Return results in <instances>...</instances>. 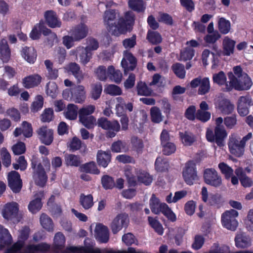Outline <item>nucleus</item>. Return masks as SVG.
I'll return each mask as SVG.
<instances>
[{
  "label": "nucleus",
  "mask_w": 253,
  "mask_h": 253,
  "mask_svg": "<svg viewBox=\"0 0 253 253\" xmlns=\"http://www.w3.org/2000/svg\"><path fill=\"white\" fill-rule=\"evenodd\" d=\"M81 171L87 173L99 174L100 170L98 169L94 162L91 161L85 163L80 167Z\"/></svg>",
  "instance_id": "c9c22d12"
},
{
  "label": "nucleus",
  "mask_w": 253,
  "mask_h": 253,
  "mask_svg": "<svg viewBox=\"0 0 253 253\" xmlns=\"http://www.w3.org/2000/svg\"><path fill=\"white\" fill-rule=\"evenodd\" d=\"M44 64L47 70V77L49 79H56L58 77V71L55 68H53V63L49 60H45Z\"/></svg>",
  "instance_id": "de8ad7c7"
},
{
  "label": "nucleus",
  "mask_w": 253,
  "mask_h": 253,
  "mask_svg": "<svg viewBox=\"0 0 253 253\" xmlns=\"http://www.w3.org/2000/svg\"><path fill=\"white\" fill-rule=\"evenodd\" d=\"M228 147L230 153L237 157H240L244 153L245 146L236 137L230 138Z\"/></svg>",
  "instance_id": "dca6fc26"
},
{
  "label": "nucleus",
  "mask_w": 253,
  "mask_h": 253,
  "mask_svg": "<svg viewBox=\"0 0 253 253\" xmlns=\"http://www.w3.org/2000/svg\"><path fill=\"white\" fill-rule=\"evenodd\" d=\"M92 52L85 48H82V52L80 54L81 62L84 65H86L92 58Z\"/></svg>",
  "instance_id": "e2e57ef3"
},
{
  "label": "nucleus",
  "mask_w": 253,
  "mask_h": 253,
  "mask_svg": "<svg viewBox=\"0 0 253 253\" xmlns=\"http://www.w3.org/2000/svg\"><path fill=\"white\" fill-rule=\"evenodd\" d=\"M98 126L107 130L106 136L108 138L114 137L121 129L120 125L117 120L109 121L106 118L101 117L97 121Z\"/></svg>",
  "instance_id": "423d86ee"
},
{
  "label": "nucleus",
  "mask_w": 253,
  "mask_h": 253,
  "mask_svg": "<svg viewBox=\"0 0 253 253\" xmlns=\"http://www.w3.org/2000/svg\"><path fill=\"white\" fill-rule=\"evenodd\" d=\"M79 203L84 210H89L94 205L93 196L91 194L85 195L82 193L80 196Z\"/></svg>",
  "instance_id": "7c9ffc66"
},
{
  "label": "nucleus",
  "mask_w": 253,
  "mask_h": 253,
  "mask_svg": "<svg viewBox=\"0 0 253 253\" xmlns=\"http://www.w3.org/2000/svg\"><path fill=\"white\" fill-rule=\"evenodd\" d=\"M65 241V236L62 232H59L55 234L53 245V250L55 253H59L64 249Z\"/></svg>",
  "instance_id": "a878e982"
},
{
  "label": "nucleus",
  "mask_w": 253,
  "mask_h": 253,
  "mask_svg": "<svg viewBox=\"0 0 253 253\" xmlns=\"http://www.w3.org/2000/svg\"><path fill=\"white\" fill-rule=\"evenodd\" d=\"M41 142L46 145H50L53 140V131L48 129L46 126H42L37 130Z\"/></svg>",
  "instance_id": "2eb2a0df"
},
{
  "label": "nucleus",
  "mask_w": 253,
  "mask_h": 253,
  "mask_svg": "<svg viewBox=\"0 0 253 253\" xmlns=\"http://www.w3.org/2000/svg\"><path fill=\"white\" fill-rule=\"evenodd\" d=\"M31 168L33 169V177L37 185L43 187L47 181V175L41 163L37 159L31 161Z\"/></svg>",
  "instance_id": "7ed1b4c3"
},
{
  "label": "nucleus",
  "mask_w": 253,
  "mask_h": 253,
  "mask_svg": "<svg viewBox=\"0 0 253 253\" xmlns=\"http://www.w3.org/2000/svg\"><path fill=\"white\" fill-rule=\"evenodd\" d=\"M226 76L223 71H221L218 73L213 75L212 80L214 84H217L219 86L224 85L226 84Z\"/></svg>",
  "instance_id": "6e6d98bb"
},
{
  "label": "nucleus",
  "mask_w": 253,
  "mask_h": 253,
  "mask_svg": "<svg viewBox=\"0 0 253 253\" xmlns=\"http://www.w3.org/2000/svg\"><path fill=\"white\" fill-rule=\"evenodd\" d=\"M138 181L147 186L150 185L152 182V177L147 171L140 170L137 174Z\"/></svg>",
  "instance_id": "a19ab883"
},
{
  "label": "nucleus",
  "mask_w": 253,
  "mask_h": 253,
  "mask_svg": "<svg viewBox=\"0 0 253 253\" xmlns=\"http://www.w3.org/2000/svg\"><path fill=\"white\" fill-rule=\"evenodd\" d=\"M88 32L87 26L84 23H81L75 27L72 30V35L75 41H79L87 36Z\"/></svg>",
  "instance_id": "5701e85b"
},
{
  "label": "nucleus",
  "mask_w": 253,
  "mask_h": 253,
  "mask_svg": "<svg viewBox=\"0 0 253 253\" xmlns=\"http://www.w3.org/2000/svg\"><path fill=\"white\" fill-rule=\"evenodd\" d=\"M182 177L185 182L189 185H192L198 180V172L196 161L190 160L186 162L182 169Z\"/></svg>",
  "instance_id": "20e7f679"
},
{
  "label": "nucleus",
  "mask_w": 253,
  "mask_h": 253,
  "mask_svg": "<svg viewBox=\"0 0 253 253\" xmlns=\"http://www.w3.org/2000/svg\"><path fill=\"white\" fill-rule=\"evenodd\" d=\"M128 4L132 10L138 13L144 12L146 9L143 0H129Z\"/></svg>",
  "instance_id": "ea45409f"
},
{
  "label": "nucleus",
  "mask_w": 253,
  "mask_h": 253,
  "mask_svg": "<svg viewBox=\"0 0 253 253\" xmlns=\"http://www.w3.org/2000/svg\"><path fill=\"white\" fill-rule=\"evenodd\" d=\"M231 24L229 20L225 18H220L218 21V28L219 31L223 34L229 33L230 30Z\"/></svg>",
  "instance_id": "3c124183"
},
{
  "label": "nucleus",
  "mask_w": 253,
  "mask_h": 253,
  "mask_svg": "<svg viewBox=\"0 0 253 253\" xmlns=\"http://www.w3.org/2000/svg\"><path fill=\"white\" fill-rule=\"evenodd\" d=\"M137 95H152V89L150 88L145 82L140 81L137 83ZM153 95H156L154 94Z\"/></svg>",
  "instance_id": "603ef678"
},
{
  "label": "nucleus",
  "mask_w": 253,
  "mask_h": 253,
  "mask_svg": "<svg viewBox=\"0 0 253 253\" xmlns=\"http://www.w3.org/2000/svg\"><path fill=\"white\" fill-rule=\"evenodd\" d=\"M111 160L110 151L98 150L97 154V162L99 166L106 168Z\"/></svg>",
  "instance_id": "bb28decb"
},
{
  "label": "nucleus",
  "mask_w": 253,
  "mask_h": 253,
  "mask_svg": "<svg viewBox=\"0 0 253 253\" xmlns=\"http://www.w3.org/2000/svg\"><path fill=\"white\" fill-rule=\"evenodd\" d=\"M22 56L29 63H34L37 59V54L36 49L32 46H24L21 51Z\"/></svg>",
  "instance_id": "393cba45"
},
{
  "label": "nucleus",
  "mask_w": 253,
  "mask_h": 253,
  "mask_svg": "<svg viewBox=\"0 0 253 253\" xmlns=\"http://www.w3.org/2000/svg\"><path fill=\"white\" fill-rule=\"evenodd\" d=\"M79 121L87 129L94 128L96 125V119L93 116L79 118Z\"/></svg>",
  "instance_id": "bf43d9fd"
},
{
  "label": "nucleus",
  "mask_w": 253,
  "mask_h": 253,
  "mask_svg": "<svg viewBox=\"0 0 253 253\" xmlns=\"http://www.w3.org/2000/svg\"><path fill=\"white\" fill-rule=\"evenodd\" d=\"M149 206L151 211L156 214L162 212L169 220L174 222L176 220V215L165 203H160L159 198L153 194L149 201Z\"/></svg>",
  "instance_id": "f03ea898"
},
{
  "label": "nucleus",
  "mask_w": 253,
  "mask_h": 253,
  "mask_svg": "<svg viewBox=\"0 0 253 253\" xmlns=\"http://www.w3.org/2000/svg\"><path fill=\"white\" fill-rule=\"evenodd\" d=\"M190 86L192 88L199 86L198 94L199 95H205L208 93L210 89L209 79L207 77L202 79L201 77L195 78L191 81Z\"/></svg>",
  "instance_id": "f8f14e48"
},
{
  "label": "nucleus",
  "mask_w": 253,
  "mask_h": 253,
  "mask_svg": "<svg viewBox=\"0 0 253 253\" xmlns=\"http://www.w3.org/2000/svg\"><path fill=\"white\" fill-rule=\"evenodd\" d=\"M19 211V205L16 202H11L5 205L2 215L6 219H11L15 218Z\"/></svg>",
  "instance_id": "412c9836"
},
{
  "label": "nucleus",
  "mask_w": 253,
  "mask_h": 253,
  "mask_svg": "<svg viewBox=\"0 0 253 253\" xmlns=\"http://www.w3.org/2000/svg\"><path fill=\"white\" fill-rule=\"evenodd\" d=\"M197 111L194 105L189 106L185 110L184 117L189 121H193L196 119Z\"/></svg>",
  "instance_id": "338daca9"
},
{
  "label": "nucleus",
  "mask_w": 253,
  "mask_h": 253,
  "mask_svg": "<svg viewBox=\"0 0 253 253\" xmlns=\"http://www.w3.org/2000/svg\"><path fill=\"white\" fill-rule=\"evenodd\" d=\"M40 223L42 227L48 232L53 231L54 224L52 219L45 213H42L40 216Z\"/></svg>",
  "instance_id": "e433bc0d"
},
{
  "label": "nucleus",
  "mask_w": 253,
  "mask_h": 253,
  "mask_svg": "<svg viewBox=\"0 0 253 253\" xmlns=\"http://www.w3.org/2000/svg\"><path fill=\"white\" fill-rule=\"evenodd\" d=\"M96 75L98 80L101 81H106L109 77L108 70L104 66H99L96 70Z\"/></svg>",
  "instance_id": "69168bd1"
},
{
  "label": "nucleus",
  "mask_w": 253,
  "mask_h": 253,
  "mask_svg": "<svg viewBox=\"0 0 253 253\" xmlns=\"http://www.w3.org/2000/svg\"><path fill=\"white\" fill-rule=\"evenodd\" d=\"M171 69L175 75L180 79H184L185 77V71L183 64L179 63L173 64Z\"/></svg>",
  "instance_id": "4d7b16f0"
},
{
  "label": "nucleus",
  "mask_w": 253,
  "mask_h": 253,
  "mask_svg": "<svg viewBox=\"0 0 253 253\" xmlns=\"http://www.w3.org/2000/svg\"><path fill=\"white\" fill-rule=\"evenodd\" d=\"M42 77L37 74L29 75L22 79V84L26 88H31L38 86L41 83Z\"/></svg>",
  "instance_id": "aec40b11"
},
{
  "label": "nucleus",
  "mask_w": 253,
  "mask_h": 253,
  "mask_svg": "<svg viewBox=\"0 0 253 253\" xmlns=\"http://www.w3.org/2000/svg\"><path fill=\"white\" fill-rule=\"evenodd\" d=\"M228 77L230 80L229 82H226L225 87L222 88V90L225 92L230 91L233 88L237 90H245L241 84L242 80H238L234 74L229 72L227 74Z\"/></svg>",
  "instance_id": "4468645a"
},
{
  "label": "nucleus",
  "mask_w": 253,
  "mask_h": 253,
  "mask_svg": "<svg viewBox=\"0 0 253 253\" xmlns=\"http://www.w3.org/2000/svg\"><path fill=\"white\" fill-rule=\"evenodd\" d=\"M12 241V238L8 230L0 225V243L8 246Z\"/></svg>",
  "instance_id": "4c0bfd02"
},
{
  "label": "nucleus",
  "mask_w": 253,
  "mask_h": 253,
  "mask_svg": "<svg viewBox=\"0 0 253 253\" xmlns=\"http://www.w3.org/2000/svg\"><path fill=\"white\" fill-rule=\"evenodd\" d=\"M135 21V15L132 11L126 12L124 17L119 19L117 24L112 31V35L118 36L130 32L133 29Z\"/></svg>",
  "instance_id": "f257e3e1"
},
{
  "label": "nucleus",
  "mask_w": 253,
  "mask_h": 253,
  "mask_svg": "<svg viewBox=\"0 0 253 253\" xmlns=\"http://www.w3.org/2000/svg\"><path fill=\"white\" fill-rule=\"evenodd\" d=\"M78 108L77 105L73 104H68L67 110L65 113V117L70 120H75L78 116Z\"/></svg>",
  "instance_id": "a18cd8bd"
},
{
  "label": "nucleus",
  "mask_w": 253,
  "mask_h": 253,
  "mask_svg": "<svg viewBox=\"0 0 253 253\" xmlns=\"http://www.w3.org/2000/svg\"><path fill=\"white\" fill-rule=\"evenodd\" d=\"M54 117V112L52 108H46L41 115V120L42 122H50Z\"/></svg>",
  "instance_id": "774afa93"
},
{
  "label": "nucleus",
  "mask_w": 253,
  "mask_h": 253,
  "mask_svg": "<svg viewBox=\"0 0 253 253\" xmlns=\"http://www.w3.org/2000/svg\"><path fill=\"white\" fill-rule=\"evenodd\" d=\"M116 18V12L115 9H108L105 11L103 16L104 23L109 32H112L115 27Z\"/></svg>",
  "instance_id": "4be33fe9"
},
{
  "label": "nucleus",
  "mask_w": 253,
  "mask_h": 253,
  "mask_svg": "<svg viewBox=\"0 0 253 253\" xmlns=\"http://www.w3.org/2000/svg\"><path fill=\"white\" fill-rule=\"evenodd\" d=\"M50 249V246L46 243H41L38 244H31L27 246V249L30 252H46Z\"/></svg>",
  "instance_id": "c03bdc74"
},
{
  "label": "nucleus",
  "mask_w": 253,
  "mask_h": 253,
  "mask_svg": "<svg viewBox=\"0 0 253 253\" xmlns=\"http://www.w3.org/2000/svg\"><path fill=\"white\" fill-rule=\"evenodd\" d=\"M101 184L102 187L106 190L112 189L115 186L114 178L108 175L102 176L101 177Z\"/></svg>",
  "instance_id": "5fc2aeb1"
},
{
  "label": "nucleus",
  "mask_w": 253,
  "mask_h": 253,
  "mask_svg": "<svg viewBox=\"0 0 253 253\" xmlns=\"http://www.w3.org/2000/svg\"><path fill=\"white\" fill-rule=\"evenodd\" d=\"M8 186L14 193H19L22 188L23 182L18 172L12 170L7 175Z\"/></svg>",
  "instance_id": "9d476101"
},
{
  "label": "nucleus",
  "mask_w": 253,
  "mask_h": 253,
  "mask_svg": "<svg viewBox=\"0 0 253 253\" xmlns=\"http://www.w3.org/2000/svg\"><path fill=\"white\" fill-rule=\"evenodd\" d=\"M96 239L101 243H106L109 240V232L108 227L102 224L96 225L95 229Z\"/></svg>",
  "instance_id": "6ab92c4d"
},
{
  "label": "nucleus",
  "mask_w": 253,
  "mask_h": 253,
  "mask_svg": "<svg viewBox=\"0 0 253 253\" xmlns=\"http://www.w3.org/2000/svg\"><path fill=\"white\" fill-rule=\"evenodd\" d=\"M111 149L113 152L115 153H120L125 151L126 149V143L120 140L115 141L112 144Z\"/></svg>",
  "instance_id": "680f3d73"
},
{
  "label": "nucleus",
  "mask_w": 253,
  "mask_h": 253,
  "mask_svg": "<svg viewBox=\"0 0 253 253\" xmlns=\"http://www.w3.org/2000/svg\"><path fill=\"white\" fill-rule=\"evenodd\" d=\"M215 105L222 114L225 115L231 114L235 109L234 105L223 96H218Z\"/></svg>",
  "instance_id": "ddd939ff"
},
{
  "label": "nucleus",
  "mask_w": 253,
  "mask_h": 253,
  "mask_svg": "<svg viewBox=\"0 0 253 253\" xmlns=\"http://www.w3.org/2000/svg\"><path fill=\"white\" fill-rule=\"evenodd\" d=\"M204 179L205 182L214 187H219L222 184V178L217 171L213 168H208L204 170Z\"/></svg>",
  "instance_id": "6e6552de"
},
{
  "label": "nucleus",
  "mask_w": 253,
  "mask_h": 253,
  "mask_svg": "<svg viewBox=\"0 0 253 253\" xmlns=\"http://www.w3.org/2000/svg\"><path fill=\"white\" fill-rule=\"evenodd\" d=\"M233 71L234 74L238 80H242L241 84L243 86L245 90L249 89L252 84L251 78L248 74L243 72L242 68L240 66H235Z\"/></svg>",
  "instance_id": "f3484780"
},
{
  "label": "nucleus",
  "mask_w": 253,
  "mask_h": 253,
  "mask_svg": "<svg viewBox=\"0 0 253 253\" xmlns=\"http://www.w3.org/2000/svg\"><path fill=\"white\" fill-rule=\"evenodd\" d=\"M35 198L32 200L28 205V210L32 213L38 212L42 208V199L38 196V194L35 195Z\"/></svg>",
  "instance_id": "72a5a7b5"
},
{
  "label": "nucleus",
  "mask_w": 253,
  "mask_h": 253,
  "mask_svg": "<svg viewBox=\"0 0 253 253\" xmlns=\"http://www.w3.org/2000/svg\"><path fill=\"white\" fill-rule=\"evenodd\" d=\"M44 17L47 25L52 28H59L61 26V21L58 19L55 12L47 10L44 13Z\"/></svg>",
  "instance_id": "b1692460"
},
{
  "label": "nucleus",
  "mask_w": 253,
  "mask_h": 253,
  "mask_svg": "<svg viewBox=\"0 0 253 253\" xmlns=\"http://www.w3.org/2000/svg\"><path fill=\"white\" fill-rule=\"evenodd\" d=\"M124 58L121 61V65L124 69L125 74L130 71H133L137 65V59L132 53L126 50L124 52Z\"/></svg>",
  "instance_id": "9b49d317"
},
{
  "label": "nucleus",
  "mask_w": 253,
  "mask_h": 253,
  "mask_svg": "<svg viewBox=\"0 0 253 253\" xmlns=\"http://www.w3.org/2000/svg\"><path fill=\"white\" fill-rule=\"evenodd\" d=\"M169 163L161 157H157L155 162V169L158 172H166L168 170Z\"/></svg>",
  "instance_id": "58836bf2"
},
{
  "label": "nucleus",
  "mask_w": 253,
  "mask_h": 253,
  "mask_svg": "<svg viewBox=\"0 0 253 253\" xmlns=\"http://www.w3.org/2000/svg\"><path fill=\"white\" fill-rule=\"evenodd\" d=\"M43 98L42 96H37L34 101L31 105V111L37 112L40 110L43 107Z\"/></svg>",
  "instance_id": "0e129e2a"
},
{
  "label": "nucleus",
  "mask_w": 253,
  "mask_h": 253,
  "mask_svg": "<svg viewBox=\"0 0 253 253\" xmlns=\"http://www.w3.org/2000/svg\"><path fill=\"white\" fill-rule=\"evenodd\" d=\"M148 221L149 225L153 228L155 231L159 235H162L164 233V228L162 225L157 219L151 216L148 217Z\"/></svg>",
  "instance_id": "37998d69"
},
{
  "label": "nucleus",
  "mask_w": 253,
  "mask_h": 253,
  "mask_svg": "<svg viewBox=\"0 0 253 253\" xmlns=\"http://www.w3.org/2000/svg\"><path fill=\"white\" fill-rule=\"evenodd\" d=\"M236 42L228 36L224 37L222 42V50L218 52L219 56H230L234 52Z\"/></svg>",
  "instance_id": "a211bd4d"
},
{
  "label": "nucleus",
  "mask_w": 253,
  "mask_h": 253,
  "mask_svg": "<svg viewBox=\"0 0 253 253\" xmlns=\"http://www.w3.org/2000/svg\"><path fill=\"white\" fill-rule=\"evenodd\" d=\"M108 78L112 82L119 84L122 80V73L119 70H116L112 65L108 67Z\"/></svg>",
  "instance_id": "c756f323"
},
{
  "label": "nucleus",
  "mask_w": 253,
  "mask_h": 253,
  "mask_svg": "<svg viewBox=\"0 0 253 253\" xmlns=\"http://www.w3.org/2000/svg\"><path fill=\"white\" fill-rule=\"evenodd\" d=\"M66 69L68 72H71L78 81L83 79L82 71L77 63L71 62L67 65Z\"/></svg>",
  "instance_id": "f704fd0d"
},
{
  "label": "nucleus",
  "mask_w": 253,
  "mask_h": 253,
  "mask_svg": "<svg viewBox=\"0 0 253 253\" xmlns=\"http://www.w3.org/2000/svg\"><path fill=\"white\" fill-rule=\"evenodd\" d=\"M128 215L126 213L118 214L113 220L110 228L114 234H117L123 228H127L129 223Z\"/></svg>",
  "instance_id": "1a4fd4ad"
},
{
  "label": "nucleus",
  "mask_w": 253,
  "mask_h": 253,
  "mask_svg": "<svg viewBox=\"0 0 253 253\" xmlns=\"http://www.w3.org/2000/svg\"><path fill=\"white\" fill-rule=\"evenodd\" d=\"M179 136L182 143L185 146H191L196 141L195 135L191 132L185 131L184 133L179 132Z\"/></svg>",
  "instance_id": "79ce46f5"
},
{
  "label": "nucleus",
  "mask_w": 253,
  "mask_h": 253,
  "mask_svg": "<svg viewBox=\"0 0 253 253\" xmlns=\"http://www.w3.org/2000/svg\"><path fill=\"white\" fill-rule=\"evenodd\" d=\"M235 173L239 177L240 182L244 187H249L252 185V179L246 175L242 168H238L235 169Z\"/></svg>",
  "instance_id": "c85d7f7f"
},
{
  "label": "nucleus",
  "mask_w": 253,
  "mask_h": 253,
  "mask_svg": "<svg viewBox=\"0 0 253 253\" xmlns=\"http://www.w3.org/2000/svg\"><path fill=\"white\" fill-rule=\"evenodd\" d=\"M151 119L152 122L159 123L162 121L160 110L157 107H153L150 110Z\"/></svg>",
  "instance_id": "052dcab7"
},
{
  "label": "nucleus",
  "mask_w": 253,
  "mask_h": 253,
  "mask_svg": "<svg viewBox=\"0 0 253 253\" xmlns=\"http://www.w3.org/2000/svg\"><path fill=\"white\" fill-rule=\"evenodd\" d=\"M248 96H241L238 100L237 111L241 116H246L249 113L248 106L246 97Z\"/></svg>",
  "instance_id": "473e14b6"
},
{
  "label": "nucleus",
  "mask_w": 253,
  "mask_h": 253,
  "mask_svg": "<svg viewBox=\"0 0 253 253\" xmlns=\"http://www.w3.org/2000/svg\"><path fill=\"white\" fill-rule=\"evenodd\" d=\"M195 50L189 46L185 47L180 53V60L184 61L190 60L194 56Z\"/></svg>",
  "instance_id": "09e8293b"
},
{
  "label": "nucleus",
  "mask_w": 253,
  "mask_h": 253,
  "mask_svg": "<svg viewBox=\"0 0 253 253\" xmlns=\"http://www.w3.org/2000/svg\"><path fill=\"white\" fill-rule=\"evenodd\" d=\"M206 136L209 142H215L217 146L221 147L224 146L227 133L224 128L215 127L213 131L211 129H208Z\"/></svg>",
  "instance_id": "39448f33"
},
{
  "label": "nucleus",
  "mask_w": 253,
  "mask_h": 253,
  "mask_svg": "<svg viewBox=\"0 0 253 253\" xmlns=\"http://www.w3.org/2000/svg\"><path fill=\"white\" fill-rule=\"evenodd\" d=\"M11 56V50L5 39L0 41V57L3 62H7Z\"/></svg>",
  "instance_id": "cd10ccee"
},
{
  "label": "nucleus",
  "mask_w": 253,
  "mask_h": 253,
  "mask_svg": "<svg viewBox=\"0 0 253 253\" xmlns=\"http://www.w3.org/2000/svg\"><path fill=\"white\" fill-rule=\"evenodd\" d=\"M66 166L78 167L80 166L82 161L81 157L72 154H67L64 156Z\"/></svg>",
  "instance_id": "2f4dec72"
},
{
  "label": "nucleus",
  "mask_w": 253,
  "mask_h": 253,
  "mask_svg": "<svg viewBox=\"0 0 253 253\" xmlns=\"http://www.w3.org/2000/svg\"><path fill=\"white\" fill-rule=\"evenodd\" d=\"M238 216V212L235 210L226 211L222 214L221 222L223 226L228 230L235 231L238 225L236 218Z\"/></svg>",
  "instance_id": "0eeeda50"
},
{
  "label": "nucleus",
  "mask_w": 253,
  "mask_h": 253,
  "mask_svg": "<svg viewBox=\"0 0 253 253\" xmlns=\"http://www.w3.org/2000/svg\"><path fill=\"white\" fill-rule=\"evenodd\" d=\"M235 242L238 248H246L251 245L250 240L246 236L238 235L235 238Z\"/></svg>",
  "instance_id": "864d4df0"
},
{
  "label": "nucleus",
  "mask_w": 253,
  "mask_h": 253,
  "mask_svg": "<svg viewBox=\"0 0 253 253\" xmlns=\"http://www.w3.org/2000/svg\"><path fill=\"white\" fill-rule=\"evenodd\" d=\"M147 39L152 44H158L162 41L161 35L156 31H148L147 34Z\"/></svg>",
  "instance_id": "8fccbe9b"
},
{
  "label": "nucleus",
  "mask_w": 253,
  "mask_h": 253,
  "mask_svg": "<svg viewBox=\"0 0 253 253\" xmlns=\"http://www.w3.org/2000/svg\"><path fill=\"white\" fill-rule=\"evenodd\" d=\"M85 95L84 87L80 85H73L70 89H66L63 91L62 95Z\"/></svg>",
  "instance_id": "49530a36"
},
{
  "label": "nucleus",
  "mask_w": 253,
  "mask_h": 253,
  "mask_svg": "<svg viewBox=\"0 0 253 253\" xmlns=\"http://www.w3.org/2000/svg\"><path fill=\"white\" fill-rule=\"evenodd\" d=\"M218 168L221 172L224 175L226 179H229L233 174V169L224 162L218 164Z\"/></svg>",
  "instance_id": "13d9d810"
}]
</instances>
